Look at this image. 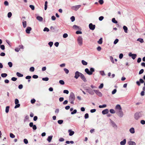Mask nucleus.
<instances>
[{
    "label": "nucleus",
    "instance_id": "f257e3e1",
    "mask_svg": "<svg viewBox=\"0 0 145 145\" xmlns=\"http://www.w3.org/2000/svg\"><path fill=\"white\" fill-rule=\"evenodd\" d=\"M75 99V96L73 92L70 93L69 96V101L71 104H74V101Z\"/></svg>",
    "mask_w": 145,
    "mask_h": 145
},
{
    "label": "nucleus",
    "instance_id": "f03ea898",
    "mask_svg": "<svg viewBox=\"0 0 145 145\" xmlns=\"http://www.w3.org/2000/svg\"><path fill=\"white\" fill-rule=\"evenodd\" d=\"M78 43L80 46H81L82 44V38L81 37H79L77 39Z\"/></svg>",
    "mask_w": 145,
    "mask_h": 145
},
{
    "label": "nucleus",
    "instance_id": "7ed1b4c3",
    "mask_svg": "<svg viewBox=\"0 0 145 145\" xmlns=\"http://www.w3.org/2000/svg\"><path fill=\"white\" fill-rule=\"evenodd\" d=\"M19 102V100L17 99H15V103L16 105L14 107L15 108H17L19 107L20 106V105L18 103Z\"/></svg>",
    "mask_w": 145,
    "mask_h": 145
},
{
    "label": "nucleus",
    "instance_id": "20e7f679",
    "mask_svg": "<svg viewBox=\"0 0 145 145\" xmlns=\"http://www.w3.org/2000/svg\"><path fill=\"white\" fill-rule=\"evenodd\" d=\"M81 73L78 71L76 72L75 73L74 78L76 79H78L79 76H80Z\"/></svg>",
    "mask_w": 145,
    "mask_h": 145
},
{
    "label": "nucleus",
    "instance_id": "39448f33",
    "mask_svg": "<svg viewBox=\"0 0 145 145\" xmlns=\"http://www.w3.org/2000/svg\"><path fill=\"white\" fill-rule=\"evenodd\" d=\"M140 116V114L139 112H136L135 114L134 115L135 118L137 120H138Z\"/></svg>",
    "mask_w": 145,
    "mask_h": 145
},
{
    "label": "nucleus",
    "instance_id": "423d86ee",
    "mask_svg": "<svg viewBox=\"0 0 145 145\" xmlns=\"http://www.w3.org/2000/svg\"><path fill=\"white\" fill-rule=\"evenodd\" d=\"M81 7V5H78L72 6L71 8L72 9L77 11Z\"/></svg>",
    "mask_w": 145,
    "mask_h": 145
},
{
    "label": "nucleus",
    "instance_id": "0eeeda50",
    "mask_svg": "<svg viewBox=\"0 0 145 145\" xmlns=\"http://www.w3.org/2000/svg\"><path fill=\"white\" fill-rule=\"evenodd\" d=\"M144 82V80L142 78H140L139 79V81H137L136 82V83L137 85L138 86H140V85L141 83H143Z\"/></svg>",
    "mask_w": 145,
    "mask_h": 145
},
{
    "label": "nucleus",
    "instance_id": "6e6552de",
    "mask_svg": "<svg viewBox=\"0 0 145 145\" xmlns=\"http://www.w3.org/2000/svg\"><path fill=\"white\" fill-rule=\"evenodd\" d=\"M129 56L130 57H131L133 59H135L137 57V55L136 54H132L130 52L129 54Z\"/></svg>",
    "mask_w": 145,
    "mask_h": 145
},
{
    "label": "nucleus",
    "instance_id": "1a4fd4ad",
    "mask_svg": "<svg viewBox=\"0 0 145 145\" xmlns=\"http://www.w3.org/2000/svg\"><path fill=\"white\" fill-rule=\"evenodd\" d=\"M89 28L91 30H94L95 28V25H93L92 24V23H90L89 24Z\"/></svg>",
    "mask_w": 145,
    "mask_h": 145
},
{
    "label": "nucleus",
    "instance_id": "9d476101",
    "mask_svg": "<svg viewBox=\"0 0 145 145\" xmlns=\"http://www.w3.org/2000/svg\"><path fill=\"white\" fill-rule=\"evenodd\" d=\"M94 91L96 94L99 97H101L102 96V93L98 90H94Z\"/></svg>",
    "mask_w": 145,
    "mask_h": 145
},
{
    "label": "nucleus",
    "instance_id": "9b49d317",
    "mask_svg": "<svg viewBox=\"0 0 145 145\" xmlns=\"http://www.w3.org/2000/svg\"><path fill=\"white\" fill-rule=\"evenodd\" d=\"M80 77L82 79L84 82H87V80L86 79V78L85 76L82 73L81 74L80 76Z\"/></svg>",
    "mask_w": 145,
    "mask_h": 145
},
{
    "label": "nucleus",
    "instance_id": "f8f14e48",
    "mask_svg": "<svg viewBox=\"0 0 145 145\" xmlns=\"http://www.w3.org/2000/svg\"><path fill=\"white\" fill-rule=\"evenodd\" d=\"M118 116L120 118L122 117L123 115V112L121 110H119L118 114Z\"/></svg>",
    "mask_w": 145,
    "mask_h": 145
},
{
    "label": "nucleus",
    "instance_id": "ddd939ff",
    "mask_svg": "<svg viewBox=\"0 0 145 145\" xmlns=\"http://www.w3.org/2000/svg\"><path fill=\"white\" fill-rule=\"evenodd\" d=\"M31 28L30 27H27L26 29V32L27 33L29 34L30 33V31L31 30Z\"/></svg>",
    "mask_w": 145,
    "mask_h": 145
},
{
    "label": "nucleus",
    "instance_id": "4468645a",
    "mask_svg": "<svg viewBox=\"0 0 145 145\" xmlns=\"http://www.w3.org/2000/svg\"><path fill=\"white\" fill-rule=\"evenodd\" d=\"M108 110L107 109H106L102 111V113L103 114H108Z\"/></svg>",
    "mask_w": 145,
    "mask_h": 145
},
{
    "label": "nucleus",
    "instance_id": "2eb2a0df",
    "mask_svg": "<svg viewBox=\"0 0 145 145\" xmlns=\"http://www.w3.org/2000/svg\"><path fill=\"white\" fill-rule=\"evenodd\" d=\"M95 71V69L93 68H91L89 71V75H91L92 74L93 72Z\"/></svg>",
    "mask_w": 145,
    "mask_h": 145
},
{
    "label": "nucleus",
    "instance_id": "dca6fc26",
    "mask_svg": "<svg viewBox=\"0 0 145 145\" xmlns=\"http://www.w3.org/2000/svg\"><path fill=\"white\" fill-rule=\"evenodd\" d=\"M115 109L118 110H121L122 109L120 105H117L115 107Z\"/></svg>",
    "mask_w": 145,
    "mask_h": 145
},
{
    "label": "nucleus",
    "instance_id": "f3484780",
    "mask_svg": "<svg viewBox=\"0 0 145 145\" xmlns=\"http://www.w3.org/2000/svg\"><path fill=\"white\" fill-rule=\"evenodd\" d=\"M68 132L69 133V136H71L74 134V132L72 131L71 129H69L68 130Z\"/></svg>",
    "mask_w": 145,
    "mask_h": 145
},
{
    "label": "nucleus",
    "instance_id": "a211bd4d",
    "mask_svg": "<svg viewBox=\"0 0 145 145\" xmlns=\"http://www.w3.org/2000/svg\"><path fill=\"white\" fill-rule=\"evenodd\" d=\"M129 145H136V143L134 141H130L128 142Z\"/></svg>",
    "mask_w": 145,
    "mask_h": 145
},
{
    "label": "nucleus",
    "instance_id": "6ab92c4d",
    "mask_svg": "<svg viewBox=\"0 0 145 145\" xmlns=\"http://www.w3.org/2000/svg\"><path fill=\"white\" fill-rule=\"evenodd\" d=\"M110 122L112 126L114 127H117V126L115 123L112 120H110Z\"/></svg>",
    "mask_w": 145,
    "mask_h": 145
},
{
    "label": "nucleus",
    "instance_id": "aec40b11",
    "mask_svg": "<svg viewBox=\"0 0 145 145\" xmlns=\"http://www.w3.org/2000/svg\"><path fill=\"white\" fill-rule=\"evenodd\" d=\"M126 143V139H124L123 141H121L120 142V144L121 145H124Z\"/></svg>",
    "mask_w": 145,
    "mask_h": 145
},
{
    "label": "nucleus",
    "instance_id": "412c9836",
    "mask_svg": "<svg viewBox=\"0 0 145 145\" xmlns=\"http://www.w3.org/2000/svg\"><path fill=\"white\" fill-rule=\"evenodd\" d=\"M53 137L52 136H50L48 137L47 138V140L49 142H50L52 139Z\"/></svg>",
    "mask_w": 145,
    "mask_h": 145
},
{
    "label": "nucleus",
    "instance_id": "4be33fe9",
    "mask_svg": "<svg viewBox=\"0 0 145 145\" xmlns=\"http://www.w3.org/2000/svg\"><path fill=\"white\" fill-rule=\"evenodd\" d=\"M37 19L40 21H42L43 20V18L40 16H37L36 18Z\"/></svg>",
    "mask_w": 145,
    "mask_h": 145
},
{
    "label": "nucleus",
    "instance_id": "5701e85b",
    "mask_svg": "<svg viewBox=\"0 0 145 145\" xmlns=\"http://www.w3.org/2000/svg\"><path fill=\"white\" fill-rule=\"evenodd\" d=\"M22 24L23 27L24 28L26 27L27 26L26 21H25L23 20L22 22Z\"/></svg>",
    "mask_w": 145,
    "mask_h": 145
},
{
    "label": "nucleus",
    "instance_id": "b1692460",
    "mask_svg": "<svg viewBox=\"0 0 145 145\" xmlns=\"http://www.w3.org/2000/svg\"><path fill=\"white\" fill-rule=\"evenodd\" d=\"M129 131L132 134L135 133V129L133 127L129 129Z\"/></svg>",
    "mask_w": 145,
    "mask_h": 145
},
{
    "label": "nucleus",
    "instance_id": "393cba45",
    "mask_svg": "<svg viewBox=\"0 0 145 145\" xmlns=\"http://www.w3.org/2000/svg\"><path fill=\"white\" fill-rule=\"evenodd\" d=\"M123 29L125 33H127L128 28L126 26L124 25L123 27Z\"/></svg>",
    "mask_w": 145,
    "mask_h": 145
},
{
    "label": "nucleus",
    "instance_id": "a878e982",
    "mask_svg": "<svg viewBox=\"0 0 145 145\" xmlns=\"http://www.w3.org/2000/svg\"><path fill=\"white\" fill-rule=\"evenodd\" d=\"M94 90H93L92 89H91L89 92L88 93L90 94L91 95H93L94 94Z\"/></svg>",
    "mask_w": 145,
    "mask_h": 145
},
{
    "label": "nucleus",
    "instance_id": "bb28decb",
    "mask_svg": "<svg viewBox=\"0 0 145 145\" xmlns=\"http://www.w3.org/2000/svg\"><path fill=\"white\" fill-rule=\"evenodd\" d=\"M16 75L19 77H22L23 76V74H22L19 72H16Z\"/></svg>",
    "mask_w": 145,
    "mask_h": 145
},
{
    "label": "nucleus",
    "instance_id": "cd10ccee",
    "mask_svg": "<svg viewBox=\"0 0 145 145\" xmlns=\"http://www.w3.org/2000/svg\"><path fill=\"white\" fill-rule=\"evenodd\" d=\"M103 39L102 38H101L99 40L97 41L98 43L99 44H101L102 43L103 41H102Z\"/></svg>",
    "mask_w": 145,
    "mask_h": 145
},
{
    "label": "nucleus",
    "instance_id": "c85d7f7f",
    "mask_svg": "<svg viewBox=\"0 0 145 145\" xmlns=\"http://www.w3.org/2000/svg\"><path fill=\"white\" fill-rule=\"evenodd\" d=\"M82 63L83 65H86L88 64V63L84 60L82 61Z\"/></svg>",
    "mask_w": 145,
    "mask_h": 145
},
{
    "label": "nucleus",
    "instance_id": "c756f323",
    "mask_svg": "<svg viewBox=\"0 0 145 145\" xmlns=\"http://www.w3.org/2000/svg\"><path fill=\"white\" fill-rule=\"evenodd\" d=\"M47 4L48 2L47 1H46L45 2V4H44V10H46L47 8Z\"/></svg>",
    "mask_w": 145,
    "mask_h": 145
},
{
    "label": "nucleus",
    "instance_id": "7c9ffc66",
    "mask_svg": "<svg viewBox=\"0 0 145 145\" xmlns=\"http://www.w3.org/2000/svg\"><path fill=\"white\" fill-rule=\"evenodd\" d=\"M9 107V106H7L6 107L5 109V112L6 113H8V112Z\"/></svg>",
    "mask_w": 145,
    "mask_h": 145
},
{
    "label": "nucleus",
    "instance_id": "2f4dec72",
    "mask_svg": "<svg viewBox=\"0 0 145 145\" xmlns=\"http://www.w3.org/2000/svg\"><path fill=\"white\" fill-rule=\"evenodd\" d=\"M7 74L5 73H2L1 74V77L3 78L6 77L7 76Z\"/></svg>",
    "mask_w": 145,
    "mask_h": 145
},
{
    "label": "nucleus",
    "instance_id": "473e14b6",
    "mask_svg": "<svg viewBox=\"0 0 145 145\" xmlns=\"http://www.w3.org/2000/svg\"><path fill=\"white\" fill-rule=\"evenodd\" d=\"M137 40L139 41L141 43H143L144 42L143 39L142 38H138L137 39Z\"/></svg>",
    "mask_w": 145,
    "mask_h": 145
},
{
    "label": "nucleus",
    "instance_id": "72a5a7b5",
    "mask_svg": "<svg viewBox=\"0 0 145 145\" xmlns=\"http://www.w3.org/2000/svg\"><path fill=\"white\" fill-rule=\"evenodd\" d=\"M100 73L102 76L105 75V74L103 71H100Z\"/></svg>",
    "mask_w": 145,
    "mask_h": 145
},
{
    "label": "nucleus",
    "instance_id": "f704fd0d",
    "mask_svg": "<svg viewBox=\"0 0 145 145\" xmlns=\"http://www.w3.org/2000/svg\"><path fill=\"white\" fill-rule=\"evenodd\" d=\"M112 22L115 24H117L118 23V22L117 21H116L115 20V18H113L112 19Z\"/></svg>",
    "mask_w": 145,
    "mask_h": 145
},
{
    "label": "nucleus",
    "instance_id": "c9c22d12",
    "mask_svg": "<svg viewBox=\"0 0 145 145\" xmlns=\"http://www.w3.org/2000/svg\"><path fill=\"white\" fill-rule=\"evenodd\" d=\"M110 60L113 63H114V59H113V57L112 56H110Z\"/></svg>",
    "mask_w": 145,
    "mask_h": 145
},
{
    "label": "nucleus",
    "instance_id": "e433bc0d",
    "mask_svg": "<svg viewBox=\"0 0 145 145\" xmlns=\"http://www.w3.org/2000/svg\"><path fill=\"white\" fill-rule=\"evenodd\" d=\"M42 80L43 81H48L49 80V78L48 77H45V78H42Z\"/></svg>",
    "mask_w": 145,
    "mask_h": 145
},
{
    "label": "nucleus",
    "instance_id": "4c0bfd02",
    "mask_svg": "<svg viewBox=\"0 0 145 145\" xmlns=\"http://www.w3.org/2000/svg\"><path fill=\"white\" fill-rule=\"evenodd\" d=\"M85 71L89 75V71L88 69H86L85 70Z\"/></svg>",
    "mask_w": 145,
    "mask_h": 145
},
{
    "label": "nucleus",
    "instance_id": "58836bf2",
    "mask_svg": "<svg viewBox=\"0 0 145 145\" xmlns=\"http://www.w3.org/2000/svg\"><path fill=\"white\" fill-rule=\"evenodd\" d=\"M64 71L66 74H68L69 72V70L66 68H64Z\"/></svg>",
    "mask_w": 145,
    "mask_h": 145
},
{
    "label": "nucleus",
    "instance_id": "ea45409f",
    "mask_svg": "<svg viewBox=\"0 0 145 145\" xmlns=\"http://www.w3.org/2000/svg\"><path fill=\"white\" fill-rule=\"evenodd\" d=\"M34 70H35V68H34V67H31L30 68V69H29L30 71L31 72L34 71Z\"/></svg>",
    "mask_w": 145,
    "mask_h": 145
},
{
    "label": "nucleus",
    "instance_id": "a19ab883",
    "mask_svg": "<svg viewBox=\"0 0 145 145\" xmlns=\"http://www.w3.org/2000/svg\"><path fill=\"white\" fill-rule=\"evenodd\" d=\"M12 15V14L11 12H9L7 15L8 17L9 18H10L11 17V16Z\"/></svg>",
    "mask_w": 145,
    "mask_h": 145
},
{
    "label": "nucleus",
    "instance_id": "79ce46f5",
    "mask_svg": "<svg viewBox=\"0 0 145 145\" xmlns=\"http://www.w3.org/2000/svg\"><path fill=\"white\" fill-rule=\"evenodd\" d=\"M59 83L61 85H64L65 84V82L63 80H61L59 81Z\"/></svg>",
    "mask_w": 145,
    "mask_h": 145
},
{
    "label": "nucleus",
    "instance_id": "37998d69",
    "mask_svg": "<svg viewBox=\"0 0 145 145\" xmlns=\"http://www.w3.org/2000/svg\"><path fill=\"white\" fill-rule=\"evenodd\" d=\"M49 31V29L46 27H45L43 29V31H46L47 32H48Z\"/></svg>",
    "mask_w": 145,
    "mask_h": 145
},
{
    "label": "nucleus",
    "instance_id": "c03bdc74",
    "mask_svg": "<svg viewBox=\"0 0 145 145\" xmlns=\"http://www.w3.org/2000/svg\"><path fill=\"white\" fill-rule=\"evenodd\" d=\"M110 112L112 114H114L115 113V111L113 109H110Z\"/></svg>",
    "mask_w": 145,
    "mask_h": 145
},
{
    "label": "nucleus",
    "instance_id": "a18cd8bd",
    "mask_svg": "<svg viewBox=\"0 0 145 145\" xmlns=\"http://www.w3.org/2000/svg\"><path fill=\"white\" fill-rule=\"evenodd\" d=\"M29 7L31 8V9L33 10L35 9V7L34 5H29Z\"/></svg>",
    "mask_w": 145,
    "mask_h": 145
},
{
    "label": "nucleus",
    "instance_id": "49530a36",
    "mask_svg": "<svg viewBox=\"0 0 145 145\" xmlns=\"http://www.w3.org/2000/svg\"><path fill=\"white\" fill-rule=\"evenodd\" d=\"M58 123L60 124H61L63 122V121L62 120H59L58 121Z\"/></svg>",
    "mask_w": 145,
    "mask_h": 145
},
{
    "label": "nucleus",
    "instance_id": "de8ad7c7",
    "mask_svg": "<svg viewBox=\"0 0 145 145\" xmlns=\"http://www.w3.org/2000/svg\"><path fill=\"white\" fill-rule=\"evenodd\" d=\"M118 41L119 40L118 39H116L114 42V44H116L118 42Z\"/></svg>",
    "mask_w": 145,
    "mask_h": 145
},
{
    "label": "nucleus",
    "instance_id": "09e8293b",
    "mask_svg": "<svg viewBox=\"0 0 145 145\" xmlns=\"http://www.w3.org/2000/svg\"><path fill=\"white\" fill-rule=\"evenodd\" d=\"M10 137L12 138H14L15 137V135L12 133H10Z\"/></svg>",
    "mask_w": 145,
    "mask_h": 145
},
{
    "label": "nucleus",
    "instance_id": "8fccbe9b",
    "mask_svg": "<svg viewBox=\"0 0 145 145\" xmlns=\"http://www.w3.org/2000/svg\"><path fill=\"white\" fill-rule=\"evenodd\" d=\"M8 64L10 67H12V64L11 62H8Z\"/></svg>",
    "mask_w": 145,
    "mask_h": 145
},
{
    "label": "nucleus",
    "instance_id": "3c124183",
    "mask_svg": "<svg viewBox=\"0 0 145 145\" xmlns=\"http://www.w3.org/2000/svg\"><path fill=\"white\" fill-rule=\"evenodd\" d=\"M84 118L86 119H87L89 118V114L88 113H86L85 114Z\"/></svg>",
    "mask_w": 145,
    "mask_h": 145
},
{
    "label": "nucleus",
    "instance_id": "603ef678",
    "mask_svg": "<svg viewBox=\"0 0 145 145\" xmlns=\"http://www.w3.org/2000/svg\"><path fill=\"white\" fill-rule=\"evenodd\" d=\"M144 72V70L143 69H141L139 72V74H142Z\"/></svg>",
    "mask_w": 145,
    "mask_h": 145
},
{
    "label": "nucleus",
    "instance_id": "864d4df0",
    "mask_svg": "<svg viewBox=\"0 0 145 145\" xmlns=\"http://www.w3.org/2000/svg\"><path fill=\"white\" fill-rule=\"evenodd\" d=\"M70 19L71 20V21L73 22L74 21L75 18L73 16L71 17Z\"/></svg>",
    "mask_w": 145,
    "mask_h": 145
},
{
    "label": "nucleus",
    "instance_id": "5fc2aeb1",
    "mask_svg": "<svg viewBox=\"0 0 145 145\" xmlns=\"http://www.w3.org/2000/svg\"><path fill=\"white\" fill-rule=\"evenodd\" d=\"M106 105L105 104L103 105H99V108H102L104 107H106Z\"/></svg>",
    "mask_w": 145,
    "mask_h": 145
},
{
    "label": "nucleus",
    "instance_id": "6e6d98bb",
    "mask_svg": "<svg viewBox=\"0 0 145 145\" xmlns=\"http://www.w3.org/2000/svg\"><path fill=\"white\" fill-rule=\"evenodd\" d=\"M4 4L5 6H7L8 5L9 3L7 1H6L4 2Z\"/></svg>",
    "mask_w": 145,
    "mask_h": 145
},
{
    "label": "nucleus",
    "instance_id": "4d7b16f0",
    "mask_svg": "<svg viewBox=\"0 0 145 145\" xmlns=\"http://www.w3.org/2000/svg\"><path fill=\"white\" fill-rule=\"evenodd\" d=\"M68 36V34L67 33H64L63 35V37L64 38H66Z\"/></svg>",
    "mask_w": 145,
    "mask_h": 145
},
{
    "label": "nucleus",
    "instance_id": "13d9d810",
    "mask_svg": "<svg viewBox=\"0 0 145 145\" xmlns=\"http://www.w3.org/2000/svg\"><path fill=\"white\" fill-rule=\"evenodd\" d=\"M2 50H4L5 49V46L4 45H2L0 46Z\"/></svg>",
    "mask_w": 145,
    "mask_h": 145
},
{
    "label": "nucleus",
    "instance_id": "bf43d9fd",
    "mask_svg": "<svg viewBox=\"0 0 145 145\" xmlns=\"http://www.w3.org/2000/svg\"><path fill=\"white\" fill-rule=\"evenodd\" d=\"M77 112V110L76 109L74 110L73 112H71L72 114H73L76 113Z\"/></svg>",
    "mask_w": 145,
    "mask_h": 145
},
{
    "label": "nucleus",
    "instance_id": "052dcab7",
    "mask_svg": "<svg viewBox=\"0 0 145 145\" xmlns=\"http://www.w3.org/2000/svg\"><path fill=\"white\" fill-rule=\"evenodd\" d=\"M117 91V90L116 89H114L112 91V94H115Z\"/></svg>",
    "mask_w": 145,
    "mask_h": 145
},
{
    "label": "nucleus",
    "instance_id": "680f3d73",
    "mask_svg": "<svg viewBox=\"0 0 145 145\" xmlns=\"http://www.w3.org/2000/svg\"><path fill=\"white\" fill-rule=\"evenodd\" d=\"M103 87V83L101 84L99 87V89H102Z\"/></svg>",
    "mask_w": 145,
    "mask_h": 145
},
{
    "label": "nucleus",
    "instance_id": "e2e57ef3",
    "mask_svg": "<svg viewBox=\"0 0 145 145\" xmlns=\"http://www.w3.org/2000/svg\"><path fill=\"white\" fill-rule=\"evenodd\" d=\"M63 92L64 93L68 94L69 93V91L67 90H65L63 91Z\"/></svg>",
    "mask_w": 145,
    "mask_h": 145
},
{
    "label": "nucleus",
    "instance_id": "0e129e2a",
    "mask_svg": "<svg viewBox=\"0 0 145 145\" xmlns=\"http://www.w3.org/2000/svg\"><path fill=\"white\" fill-rule=\"evenodd\" d=\"M104 18V17L103 16H101L99 17V21H102Z\"/></svg>",
    "mask_w": 145,
    "mask_h": 145
},
{
    "label": "nucleus",
    "instance_id": "69168bd1",
    "mask_svg": "<svg viewBox=\"0 0 145 145\" xmlns=\"http://www.w3.org/2000/svg\"><path fill=\"white\" fill-rule=\"evenodd\" d=\"M17 80V78L14 77H13L11 78V80L13 81H16Z\"/></svg>",
    "mask_w": 145,
    "mask_h": 145
},
{
    "label": "nucleus",
    "instance_id": "338daca9",
    "mask_svg": "<svg viewBox=\"0 0 145 145\" xmlns=\"http://www.w3.org/2000/svg\"><path fill=\"white\" fill-rule=\"evenodd\" d=\"M123 56V55L121 53L120 54L119 56V57L120 59H122Z\"/></svg>",
    "mask_w": 145,
    "mask_h": 145
},
{
    "label": "nucleus",
    "instance_id": "774afa93",
    "mask_svg": "<svg viewBox=\"0 0 145 145\" xmlns=\"http://www.w3.org/2000/svg\"><path fill=\"white\" fill-rule=\"evenodd\" d=\"M140 123L142 125L145 124V121L144 120H141L140 121Z\"/></svg>",
    "mask_w": 145,
    "mask_h": 145
}]
</instances>
